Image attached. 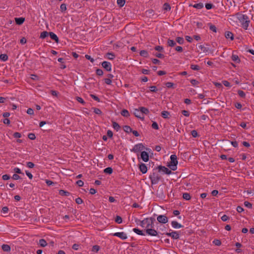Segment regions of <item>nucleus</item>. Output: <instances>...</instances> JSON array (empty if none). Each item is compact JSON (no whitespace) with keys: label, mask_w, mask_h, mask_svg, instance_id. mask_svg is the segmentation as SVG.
I'll return each instance as SVG.
<instances>
[{"label":"nucleus","mask_w":254,"mask_h":254,"mask_svg":"<svg viewBox=\"0 0 254 254\" xmlns=\"http://www.w3.org/2000/svg\"><path fill=\"white\" fill-rule=\"evenodd\" d=\"M85 57L86 58V59L90 61V62L92 63H93L94 62V60L92 58H91V56L89 55H86L85 56Z\"/></svg>","instance_id":"55"},{"label":"nucleus","mask_w":254,"mask_h":254,"mask_svg":"<svg viewBox=\"0 0 254 254\" xmlns=\"http://www.w3.org/2000/svg\"><path fill=\"white\" fill-rule=\"evenodd\" d=\"M49 35H50L51 38L52 40H54L57 43H59V38L55 33H54L53 32H49Z\"/></svg>","instance_id":"14"},{"label":"nucleus","mask_w":254,"mask_h":254,"mask_svg":"<svg viewBox=\"0 0 254 254\" xmlns=\"http://www.w3.org/2000/svg\"><path fill=\"white\" fill-rule=\"evenodd\" d=\"M225 37L227 39L230 38L231 40L234 39L233 34L230 31H227L225 33Z\"/></svg>","instance_id":"20"},{"label":"nucleus","mask_w":254,"mask_h":254,"mask_svg":"<svg viewBox=\"0 0 254 254\" xmlns=\"http://www.w3.org/2000/svg\"><path fill=\"white\" fill-rule=\"evenodd\" d=\"M12 178L13 180H17L20 179V177L18 175L15 174L13 175Z\"/></svg>","instance_id":"62"},{"label":"nucleus","mask_w":254,"mask_h":254,"mask_svg":"<svg viewBox=\"0 0 254 254\" xmlns=\"http://www.w3.org/2000/svg\"><path fill=\"white\" fill-rule=\"evenodd\" d=\"M208 25L209 26V29L210 30L214 32H217V28L215 25L211 23H208Z\"/></svg>","instance_id":"30"},{"label":"nucleus","mask_w":254,"mask_h":254,"mask_svg":"<svg viewBox=\"0 0 254 254\" xmlns=\"http://www.w3.org/2000/svg\"><path fill=\"white\" fill-rule=\"evenodd\" d=\"M113 127L117 131L119 130L120 128V126H119V125L115 122H113Z\"/></svg>","instance_id":"29"},{"label":"nucleus","mask_w":254,"mask_h":254,"mask_svg":"<svg viewBox=\"0 0 254 254\" xmlns=\"http://www.w3.org/2000/svg\"><path fill=\"white\" fill-rule=\"evenodd\" d=\"M59 194L61 195L68 196L70 194V193L67 191L61 190L59 191Z\"/></svg>","instance_id":"22"},{"label":"nucleus","mask_w":254,"mask_h":254,"mask_svg":"<svg viewBox=\"0 0 254 254\" xmlns=\"http://www.w3.org/2000/svg\"><path fill=\"white\" fill-rule=\"evenodd\" d=\"M183 197L184 199L189 200L191 198V196L189 193H184L183 194Z\"/></svg>","instance_id":"28"},{"label":"nucleus","mask_w":254,"mask_h":254,"mask_svg":"<svg viewBox=\"0 0 254 254\" xmlns=\"http://www.w3.org/2000/svg\"><path fill=\"white\" fill-rule=\"evenodd\" d=\"M152 127L155 129H158V125L156 122H154L152 124Z\"/></svg>","instance_id":"47"},{"label":"nucleus","mask_w":254,"mask_h":254,"mask_svg":"<svg viewBox=\"0 0 254 254\" xmlns=\"http://www.w3.org/2000/svg\"><path fill=\"white\" fill-rule=\"evenodd\" d=\"M76 100H77V101L78 102H79V103H81L82 104H85V102L82 99V98H81V97H76Z\"/></svg>","instance_id":"63"},{"label":"nucleus","mask_w":254,"mask_h":254,"mask_svg":"<svg viewBox=\"0 0 254 254\" xmlns=\"http://www.w3.org/2000/svg\"><path fill=\"white\" fill-rule=\"evenodd\" d=\"M190 68L192 70H198L199 69V66L197 65L191 64L190 65Z\"/></svg>","instance_id":"42"},{"label":"nucleus","mask_w":254,"mask_h":254,"mask_svg":"<svg viewBox=\"0 0 254 254\" xmlns=\"http://www.w3.org/2000/svg\"><path fill=\"white\" fill-rule=\"evenodd\" d=\"M133 232H134L135 233L137 234L138 235H142V236L145 235V234L143 233L142 231L138 229L134 228V229H133Z\"/></svg>","instance_id":"25"},{"label":"nucleus","mask_w":254,"mask_h":254,"mask_svg":"<svg viewBox=\"0 0 254 254\" xmlns=\"http://www.w3.org/2000/svg\"><path fill=\"white\" fill-rule=\"evenodd\" d=\"M213 6V5L211 3H206L205 4V7L207 9H210Z\"/></svg>","instance_id":"61"},{"label":"nucleus","mask_w":254,"mask_h":254,"mask_svg":"<svg viewBox=\"0 0 254 254\" xmlns=\"http://www.w3.org/2000/svg\"><path fill=\"white\" fill-rule=\"evenodd\" d=\"M155 50L158 51L162 52L163 51V48L162 46H157L155 47Z\"/></svg>","instance_id":"54"},{"label":"nucleus","mask_w":254,"mask_h":254,"mask_svg":"<svg viewBox=\"0 0 254 254\" xmlns=\"http://www.w3.org/2000/svg\"><path fill=\"white\" fill-rule=\"evenodd\" d=\"M104 172L108 174H111L113 172V169L111 167H108L104 169Z\"/></svg>","instance_id":"27"},{"label":"nucleus","mask_w":254,"mask_h":254,"mask_svg":"<svg viewBox=\"0 0 254 254\" xmlns=\"http://www.w3.org/2000/svg\"><path fill=\"white\" fill-rule=\"evenodd\" d=\"M164 9L166 11L170 10L171 9V6L170 4L167 3H165L164 4Z\"/></svg>","instance_id":"40"},{"label":"nucleus","mask_w":254,"mask_h":254,"mask_svg":"<svg viewBox=\"0 0 254 254\" xmlns=\"http://www.w3.org/2000/svg\"><path fill=\"white\" fill-rule=\"evenodd\" d=\"M15 22L17 25H21L25 20L23 17L15 18Z\"/></svg>","instance_id":"15"},{"label":"nucleus","mask_w":254,"mask_h":254,"mask_svg":"<svg viewBox=\"0 0 254 254\" xmlns=\"http://www.w3.org/2000/svg\"><path fill=\"white\" fill-rule=\"evenodd\" d=\"M96 74L98 75H99V76H101V75H102L103 74V71L102 69H96Z\"/></svg>","instance_id":"48"},{"label":"nucleus","mask_w":254,"mask_h":254,"mask_svg":"<svg viewBox=\"0 0 254 254\" xmlns=\"http://www.w3.org/2000/svg\"><path fill=\"white\" fill-rule=\"evenodd\" d=\"M115 221L118 224H121L122 222V218L120 216H117Z\"/></svg>","instance_id":"41"},{"label":"nucleus","mask_w":254,"mask_h":254,"mask_svg":"<svg viewBox=\"0 0 254 254\" xmlns=\"http://www.w3.org/2000/svg\"><path fill=\"white\" fill-rule=\"evenodd\" d=\"M170 115V113L168 111H163L161 113V116L163 118L167 119L168 118V116Z\"/></svg>","instance_id":"26"},{"label":"nucleus","mask_w":254,"mask_h":254,"mask_svg":"<svg viewBox=\"0 0 254 254\" xmlns=\"http://www.w3.org/2000/svg\"><path fill=\"white\" fill-rule=\"evenodd\" d=\"M28 138L31 140H34L36 138V136L34 133H30L28 135Z\"/></svg>","instance_id":"43"},{"label":"nucleus","mask_w":254,"mask_h":254,"mask_svg":"<svg viewBox=\"0 0 254 254\" xmlns=\"http://www.w3.org/2000/svg\"><path fill=\"white\" fill-rule=\"evenodd\" d=\"M166 235L171 237L173 239H178L179 238V234L176 231H173L171 233H166Z\"/></svg>","instance_id":"9"},{"label":"nucleus","mask_w":254,"mask_h":254,"mask_svg":"<svg viewBox=\"0 0 254 254\" xmlns=\"http://www.w3.org/2000/svg\"><path fill=\"white\" fill-rule=\"evenodd\" d=\"M49 34V32L47 31H43L40 34V38L42 39H44Z\"/></svg>","instance_id":"33"},{"label":"nucleus","mask_w":254,"mask_h":254,"mask_svg":"<svg viewBox=\"0 0 254 254\" xmlns=\"http://www.w3.org/2000/svg\"><path fill=\"white\" fill-rule=\"evenodd\" d=\"M140 111H141V112L142 116H144L143 114L147 115L149 112L148 109L146 108H145V107H141L140 108Z\"/></svg>","instance_id":"17"},{"label":"nucleus","mask_w":254,"mask_h":254,"mask_svg":"<svg viewBox=\"0 0 254 254\" xmlns=\"http://www.w3.org/2000/svg\"><path fill=\"white\" fill-rule=\"evenodd\" d=\"M123 129H124V130L127 133H129V132H130L132 131L131 128L129 126H125L123 127Z\"/></svg>","instance_id":"24"},{"label":"nucleus","mask_w":254,"mask_h":254,"mask_svg":"<svg viewBox=\"0 0 254 254\" xmlns=\"http://www.w3.org/2000/svg\"><path fill=\"white\" fill-rule=\"evenodd\" d=\"M61 9L62 11H65L66 9V4L64 3H63L60 6Z\"/></svg>","instance_id":"57"},{"label":"nucleus","mask_w":254,"mask_h":254,"mask_svg":"<svg viewBox=\"0 0 254 254\" xmlns=\"http://www.w3.org/2000/svg\"><path fill=\"white\" fill-rule=\"evenodd\" d=\"M193 7L197 9H201L203 7V4L202 3H196L194 4Z\"/></svg>","instance_id":"34"},{"label":"nucleus","mask_w":254,"mask_h":254,"mask_svg":"<svg viewBox=\"0 0 254 254\" xmlns=\"http://www.w3.org/2000/svg\"><path fill=\"white\" fill-rule=\"evenodd\" d=\"M76 184L79 186V187H82L84 185V183L81 180H78L76 182Z\"/></svg>","instance_id":"64"},{"label":"nucleus","mask_w":254,"mask_h":254,"mask_svg":"<svg viewBox=\"0 0 254 254\" xmlns=\"http://www.w3.org/2000/svg\"><path fill=\"white\" fill-rule=\"evenodd\" d=\"M0 59L2 61H6L8 59V56L6 54H1L0 55Z\"/></svg>","instance_id":"35"},{"label":"nucleus","mask_w":254,"mask_h":254,"mask_svg":"<svg viewBox=\"0 0 254 254\" xmlns=\"http://www.w3.org/2000/svg\"><path fill=\"white\" fill-rule=\"evenodd\" d=\"M232 60L237 63L240 62L239 57L237 55L233 54L232 56Z\"/></svg>","instance_id":"21"},{"label":"nucleus","mask_w":254,"mask_h":254,"mask_svg":"<svg viewBox=\"0 0 254 254\" xmlns=\"http://www.w3.org/2000/svg\"><path fill=\"white\" fill-rule=\"evenodd\" d=\"M157 220L159 223L164 224L167 223L168 221V218L166 216L163 215H159L157 218Z\"/></svg>","instance_id":"6"},{"label":"nucleus","mask_w":254,"mask_h":254,"mask_svg":"<svg viewBox=\"0 0 254 254\" xmlns=\"http://www.w3.org/2000/svg\"><path fill=\"white\" fill-rule=\"evenodd\" d=\"M27 166L30 168H33L34 167V164L31 162H28L27 163Z\"/></svg>","instance_id":"60"},{"label":"nucleus","mask_w":254,"mask_h":254,"mask_svg":"<svg viewBox=\"0 0 254 254\" xmlns=\"http://www.w3.org/2000/svg\"><path fill=\"white\" fill-rule=\"evenodd\" d=\"M182 113L183 114V115L186 117H189V115H190V113L189 112V111H186V110H183L182 111Z\"/></svg>","instance_id":"58"},{"label":"nucleus","mask_w":254,"mask_h":254,"mask_svg":"<svg viewBox=\"0 0 254 254\" xmlns=\"http://www.w3.org/2000/svg\"><path fill=\"white\" fill-rule=\"evenodd\" d=\"M146 221V218H145V219H143L142 221H140V225L141 227H142L143 228H145Z\"/></svg>","instance_id":"50"},{"label":"nucleus","mask_w":254,"mask_h":254,"mask_svg":"<svg viewBox=\"0 0 254 254\" xmlns=\"http://www.w3.org/2000/svg\"><path fill=\"white\" fill-rule=\"evenodd\" d=\"M145 232L147 234L151 236H156L158 235V232L153 228L145 229Z\"/></svg>","instance_id":"5"},{"label":"nucleus","mask_w":254,"mask_h":254,"mask_svg":"<svg viewBox=\"0 0 254 254\" xmlns=\"http://www.w3.org/2000/svg\"><path fill=\"white\" fill-rule=\"evenodd\" d=\"M171 225L174 228H180L183 227V226L181 224L178 223L177 221H173L171 222Z\"/></svg>","instance_id":"16"},{"label":"nucleus","mask_w":254,"mask_h":254,"mask_svg":"<svg viewBox=\"0 0 254 254\" xmlns=\"http://www.w3.org/2000/svg\"><path fill=\"white\" fill-rule=\"evenodd\" d=\"M155 220V219L154 218H147L145 223V229L153 228L154 226V222Z\"/></svg>","instance_id":"3"},{"label":"nucleus","mask_w":254,"mask_h":254,"mask_svg":"<svg viewBox=\"0 0 254 254\" xmlns=\"http://www.w3.org/2000/svg\"><path fill=\"white\" fill-rule=\"evenodd\" d=\"M158 170L159 172L162 171L167 175H170L172 173L171 170L164 166H159L158 167Z\"/></svg>","instance_id":"7"},{"label":"nucleus","mask_w":254,"mask_h":254,"mask_svg":"<svg viewBox=\"0 0 254 254\" xmlns=\"http://www.w3.org/2000/svg\"><path fill=\"white\" fill-rule=\"evenodd\" d=\"M114 236L118 237L122 240H126L127 239V235L124 232H117L113 234Z\"/></svg>","instance_id":"8"},{"label":"nucleus","mask_w":254,"mask_h":254,"mask_svg":"<svg viewBox=\"0 0 254 254\" xmlns=\"http://www.w3.org/2000/svg\"><path fill=\"white\" fill-rule=\"evenodd\" d=\"M93 110L94 112L96 114L100 115L102 113L101 111L98 108H93Z\"/></svg>","instance_id":"45"},{"label":"nucleus","mask_w":254,"mask_h":254,"mask_svg":"<svg viewBox=\"0 0 254 254\" xmlns=\"http://www.w3.org/2000/svg\"><path fill=\"white\" fill-rule=\"evenodd\" d=\"M39 244L41 247H44L47 246V243L44 239H40L39 240Z\"/></svg>","instance_id":"32"},{"label":"nucleus","mask_w":254,"mask_h":254,"mask_svg":"<svg viewBox=\"0 0 254 254\" xmlns=\"http://www.w3.org/2000/svg\"><path fill=\"white\" fill-rule=\"evenodd\" d=\"M238 94L241 97H244L245 96V93L242 90H238Z\"/></svg>","instance_id":"53"},{"label":"nucleus","mask_w":254,"mask_h":254,"mask_svg":"<svg viewBox=\"0 0 254 254\" xmlns=\"http://www.w3.org/2000/svg\"><path fill=\"white\" fill-rule=\"evenodd\" d=\"M140 55L142 57H147L148 56V53L145 50H142L140 52Z\"/></svg>","instance_id":"37"},{"label":"nucleus","mask_w":254,"mask_h":254,"mask_svg":"<svg viewBox=\"0 0 254 254\" xmlns=\"http://www.w3.org/2000/svg\"><path fill=\"white\" fill-rule=\"evenodd\" d=\"M121 115L124 117H127L129 116V113L127 110L124 109L121 112Z\"/></svg>","instance_id":"23"},{"label":"nucleus","mask_w":254,"mask_h":254,"mask_svg":"<svg viewBox=\"0 0 254 254\" xmlns=\"http://www.w3.org/2000/svg\"><path fill=\"white\" fill-rule=\"evenodd\" d=\"M2 250L4 252H9L10 250V247L8 245L3 244L1 246Z\"/></svg>","instance_id":"19"},{"label":"nucleus","mask_w":254,"mask_h":254,"mask_svg":"<svg viewBox=\"0 0 254 254\" xmlns=\"http://www.w3.org/2000/svg\"><path fill=\"white\" fill-rule=\"evenodd\" d=\"M107 58L109 60H113L115 57V55L112 53H108L106 54Z\"/></svg>","instance_id":"31"},{"label":"nucleus","mask_w":254,"mask_h":254,"mask_svg":"<svg viewBox=\"0 0 254 254\" xmlns=\"http://www.w3.org/2000/svg\"><path fill=\"white\" fill-rule=\"evenodd\" d=\"M198 47L203 51V53H206L210 51L209 48L205 47L203 45H199Z\"/></svg>","instance_id":"18"},{"label":"nucleus","mask_w":254,"mask_h":254,"mask_svg":"<svg viewBox=\"0 0 254 254\" xmlns=\"http://www.w3.org/2000/svg\"><path fill=\"white\" fill-rule=\"evenodd\" d=\"M170 162L169 163L168 167L173 171H175L177 167L178 164L177 157L176 155H171L170 157Z\"/></svg>","instance_id":"2"},{"label":"nucleus","mask_w":254,"mask_h":254,"mask_svg":"<svg viewBox=\"0 0 254 254\" xmlns=\"http://www.w3.org/2000/svg\"><path fill=\"white\" fill-rule=\"evenodd\" d=\"M100 249L99 246L95 245L92 248V251L95 252H98Z\"/></svg>","instance_id":"44"},{"label":"nucleus","mask_w":254,"mask_h":254,"mask_svg":"<svg viewBox=\"0 0 254 254\" xmlns=\"http://www.w3.org/2000/svg\"><path fill=\"white\" fill-rule=\"evenodd\" d=\"M117 3L120 7H122L125 3V0H117Z\"/></svg>","instance_id":"38"},{"label":"nucleus","mask_w":254,"mask_h":254,"mask_svg":"<svg viewBox=\"0 0 254 254\" xmlns=\"http://www.w3.org/2000/svg\"><path fill=\"white\" fill-rule=\"evenodd\" d=\"M191 134L193 137H196L197 136V132L195 130H193L191 131Z\"/></svg>","instance_id":"56"},{"label":"nucleus","mask_w":254,"mask_h":254,"mask_svg":"<svg viewBox=\"0 0 254 254\" xmlns=\"http://www.w3.org/2000/svg\"><path fill=\"white\" fill-rule=\"evenodd\" d=\"M144 148L145 147L142 144V143H138L134 146L133 148L132 149H131V151L133 152L134 153H137L139 151L143 150Z\"/></svg>","instance_id":"4"},{"label":"nucleus","mask_w":254,"mask_h":254,"mask_svg":"<svg viewBox=\"0 0 254 254\" xmlns=\"http://www.w3.org/2000/svg\"><path fill=\"white\" fill-rule=\"evenodd\" d=\"M141 158L144 162H147L149 160V155L147 152L142 151L141 153Z\"/></svg>","instance_id":"12"},{"label":"nucleus","mask_w":254,"mask_h":254,"mask_svg":"<svg viewBox=\"0 0 254 254\" xmlns=\"http://www.w3.org/2000/svg\"><path fill=\"white\" fill-rule=\"evenodd\" d=\"M133 114L138 118L141 119L142 120L144 119V116H142L140 108L139 109H134Z\"/></svg>","instance_id":"10"},{"label":"nucleus","mask_w":254,"mask_h":254,"mask_svg":"<svg viewBox=\"0 0 254 254\" xmlns=\"http://www.w3.org/2000/svg\"><path fill=\"white\" fill-rule=\"evenodd\" d=\"M237 16L239 21L241 23L243 27L245 29H247L250 23L248 17L246 15L241 13H238Z\"/></svg>","instance_id":"1"},{"label":"nucleus","mask_w":254,"mask_h":254,"mask_svg":"<svg viewBox=\"0 0 254 254\" xmlns=\"http://www.w3.org/2000/svg\"><path fill=\"white\" fill-rule=\"evenodd\" d=\"M75 202L77 204H80L83 202V201L81 198L78 197V198H76Z\"/></svg>","instance_id":"59"},{"label":"nucleus","mask_w":254,"mask_h":254,"mask_svg":"<svg viewBox=\"0 0 254 254\" xmlns=\"http://www.w3.org/2000/svg\"><path fill=\"white\" fill-rule=\"evenodd\" d=\"M165 85L168 87V88H173V86H174V83H172V82H168L167 83H165Z\"/></svg>","instance_id":"46"},{"label":"nucleus","mask_w":254,"mask_h":254,"mask_svg":"<svg viewBox=\"0 0 254 254\" xmlns=\"http://www.w3.org/2000/svg\"><path fill=\"white\" fill-rule=\"evenodd\" d=\"M139 168L140 172H141L143 174H145L147 172V168L145 164L141 163V164H140Z\"/></svg>","instance_id":"13"},{"label":"nucleus","mask_w":254,"mask_h":254,"mask_svg":"<svg viewBox=\"0 0 254 254\" xmlns=\"http://www.w3.org/2000/svg\"><path fill=\"white\" fill-rule=\"evenodd\" d=\"M167 43H168V46H171V47H173L176 45V42L174 41H173V40H170V39H169L168 40Z\"/></svg>","instance_id":"36"},{"label":"nucleus","mask_w":254,"mask_h":254,"mask_svg":"<svg viewBox=\"0 0 254 254\" xmlns=\"http://www.w3.org/2000/svg\"><path fill=\"white\" fill-rule=\"evenodd\" d=\"M213 243L216 246H220L221 244V241L217 239H215Z\"/></svg>","instance_id":"51"},{"label":"nucleus","mask_w":254,"mask_h":254,"mask_svg":"<svg viewBox=\"0 0 254 254\" xmlns=\"http://www.w3.org/2000/svg\"><path fill=\"white\" fill-rule=\"evenodd\" d=\"M176 41L179 44H183L184 42V40L182 37H177L176 38Z\"/></svg>","instance_id":"39"},{"label":"nucleus","mask_w":254,"mask_h":254,"mask_svg":"<svg viewBox=\"0 0 254 254\" xmlns=\"http://www.w3.org/2000/svg\"><path fill=\"white\" fill-rule=\"evenodd\" d=\"M14 172L17 174H22L23 175V173H22L21 170L18 168H15L14 169Z\"/></svg>","instance_id":"52"},{"label":"nucleus","mask_w":254,"mask_h":254,"mask_svg":"<svg viewBox=\"0 0 254 254\" xmlns=\"http://www.w3.org/2000/svg\"><path fill=\"white\" fill-rule=\"evenodd\" d=\"M244 205L249 208H252V204L248 201H245Z\"/></svg>","instance_id":"49"},{"label":"nucleus","mask_w":254,"mask_h":254,"mask_svg":"<svg viewBox=\"0 0 254 254\" xmlns=\"http://www.w3.org/2000/svg\"><path fill=\"white\" fill-rule=\"evenodd\" d=\"M102 65L107 71H111V64L109 62L104 61L102 63Z\"/></svg>","instance_id":"11"}]
</instances>
